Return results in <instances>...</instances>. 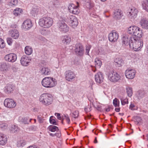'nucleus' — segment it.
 Returning <instances> with one entry per match:
<instances>
[{
  "label": "nucleus",
  "mask_w": 148,
  "mask_h": 148,
  "mask_svg": "<svg viewBox=\"0 0 148 148\" xmlns=\"http://www.w3.org/2000/svg\"><path fill=\"white\" fill-rule=\"evenodd\" d=\"M53 98L49 94L44 93L42 94L39 97V100L41 103L45 106L51 105L53 102Z\"/></svg>",
  "instance_id": "nucleus-1"
},
{
  "label": "nucleus",
  "mask_w": 148,
  "mask_h": 148,
  "mask_svg": "<svg viewBox=\"0 0 148 148\" xmlns=\"http://www.w3.org/2000/svg\"><path fill=\"white\" fill-rule=\"evenodd\" d=\"M128 33L132 36H134L133 37L136 38L138 39L142 37V32L140 30V28L136 26H132L130 27L128 29Z\"/></svg>",
  "instance_id": "nucleus-2"
},
{
  "label": "nucleus",
  "mask_w": 148,
  "mask_h": 148,
  "mask_svg": "<svg viewBox=\"0 0 148 148\" xmlns=\"http://www.w3.org/2000/svg\"><path fill=\"white\" fill-rule=\"evenodd\" d=\"M140 38L138 39L136 38L132 37V38L131 42L130 44V48H133L134 50L137 51L140 50L143 45V42Z\"/></svg>",
  "instance_id": "nucleus-3"
},
{
  "label": "nucleus",
  "mask_w": 148,
  "mask_h": 148,
  "mask_svg": "<svg viewBox=\"0 0 148 148\" xmlns=\"http://www.w3.org/2000/svg\"><path fill=\"white\" fill-rule=\"evenodd\" d=\"M53 23L52 19L49 17H43L40 19L39 24L40 25L45 28L51 27Z\"/></svg>",
  "instance_id": "nucleus-4"
},
{
  "label": "nucleus",
  "mask_w": 148,
  "mask_h": 148,
  "mask_svg": "<svg viewBox=\"0 0 148 148\" xmlns=\"http://www.w3.org/2000/svg\"><path fill=\"white\" fill-rule=\"evenodd\" d=\"M42 85L46 88H51L57 84L53 78L51 77L44 78L42 81Z\"/></svg>",
  "instance_id": "nucleus-5"
},
{
  "label": "nucleus",
  "mask_w": 148,
  "mask_h": 148,
  "mask_svg": "<svg viewBox=\"0 0 148 148\" xmlns=\"http://www.w3.org/2000/svg\"><path fill=\"white\" fill-rule=\"evenodd\" d=\"M58 29L61 32L66 33L69 31V27L63 21H59L57 23Z\"/></svg>",
  "instance_id": "nucleus-6"
},
{
  "label": "nucleus",
  "mask_w": 148,
  "mask_h": 148,
  "mask_svg": "<svg viewBox=\"0 0 148 148\" xmlns=\"http://www.w3.org/2000/svg\"><path fill=\"white\" fill-rule=\"evenodd\" d=\"M77 5H75L73 4H70L68 7V10L71 13L75 14H77L80 12V10L79 8V6L78 2H77Z\"/></svg>",
  "instance_id": "nucleus-7"
},
{
  "label": "nucleus",
  "mask_w": 148,
  "mask_h": 148,
  "mask_svg": "<svg viewBox=\"0 0 148 148\" xmlns=\"http://www.w3.org/2000/svg\"><path fill=\"white\" fill-rule=\"evenodd\" d=\"M4 106L9 108H13L15 107L16 103L14 100L12 99L6 98L4 102Z\"/></svg>",
  "instance_id": "nucleus-8"
},
{
  "label": "nucleus",
  "mask_w": 148,
  "mask_h": 148,
  "mask_svg": "<svg viewBox=\"0 0 148 148\" xmlns=\"http://www.w3.org/2000/svg\"><path fill=\"white\" fill-rule=\"evenodd\" d=\"M108 77L110 80L113 82H116L120 78V77L119 74L116 72L112 71L109 73Z\"/></svg>",
  "instance_id": "nucleus-9"
},
{
  "label": "nucleus",
  "mask_w": 148,
  "mask_h": 148,
  "mask_svg": "<svg viewBox=\"0 0 148 148\" xmlns=\"http://www.w3.org/2000/svg\"><path fill=\"white\" fill-rule=\"evenodd\" d=\"M74 51L76 54L78 56H82L84 54V49L80 44L76 45Z\"/></svg>",
  "instance_id": "nucleus-10"
},
{
  "label": "nucleus",
  "mask_w": 148,
  "mask_h": 148,
  "mask_svg": "<svg viewBox=\"0 0 148 148\" xmlns=\"http://www.w3.org/2000/svg\"><path fill=\"white\" fill-rule=\"evenodd\" d=\"M119 38V34L117 32L113 30L108 35L109 40L112 42L116 41Z\"/></svg>",
  "instance_id": "nucleus-11"
},
{
  "label": "nucleus",
  "mask_w": 148,
  "mask_h": 148,
  "mask_svg": "<svg viewBox=\"0 0 148 148\" xmlns=\"http://www.w3.org/2000/svg\"><path fill=\"white\" fill-rule=\"evenodd\" d=\"M68 21L70 26L73 28L76 27L78 24L77 19L74 16H70Z\"/></svg>",
  "instance_id": "nucleus-12"
},
{
  "label": "nucleus",
  "mask_w": 148,
  "mask_h": 148,
  "mask_svg": "<svg viewBox=\"0 0 148 148\" xmlns=\"http://www.w3.org/2000/svg\"><path fill=\"white\" fill-rule=\"evenodd\" d=\"M4 59L6 61L9 62H13L16 60L17 56L14 53H10L5 55L4 57Z\"/></svg>",
  "instance_id": "nucleus-13"
},
{
  "label": "nucleus",
  "mask_w": 148,
  "mask_h": 148,
  "mask_svg": "<svg viewBox=\"0 0 148 148\" xmlns=\"http://www.w3.org/2000/svg\"><path fill=\"white\" fill-rule=\"evenodd\" d=\"M138 12V10L134 8L131 9L130 11L128 12V15L131 20H133L137 16Z\"/></svg>",
  "instance_id": "nucleus-14"
},
{
  "label": "nucleus",
  "mask_w": 148,
  "mask_h": 148,
  "mask_svg": "<svg viewBox=\"0 0 148 148\" xmlns=\"http://www.w3.org/2000/svg\"><path fill=\"white\" fill-rule=\"evenodd\" d=\"M136 73L134 70L127 69L126 70L125 74L127 78L132 79L135 77Z\"/></svg>",
  "instance_id": "nucleus-15"
},
{
  "label": "nucleus",
  "mask_w": 148,
  "mask_h": 148,
  "mask_svg": "<svg viewBox=\"0 0 148 148\" xmlns=\"http://www.w3.org/2000/svg\"><path fill=\"white\" fill-rule=\"evenodd\" d=\"M32 26V25L31 20L27 19L23 23L22 28L25 30H27L30 29Z\"/></svg>",
  "instance_id": "nucleus-16"
},
{
  "label": "nucleus",
  "mask_w": 148,
  "mask_h": 148,
  "mask_svg": "<svg viewBox=\"0 0 148 148\" xmlns=\"http://www.w3.org/2000/svg\"><path fill=\"white\" fill-rule=\"evenodd\" d=\"M66 79L69 81H71L75 77L74 73L70 70L66 71L65 73Z\"/></svg>",
  "instance_id": "nucleus-17"
},
{
  "label": "nucleus",
  "mask_w": 148,
  "mask_h": 148,
  "mask_svg": "<svg viewBox=\"0 0 148 148\" xmlns=\"http://www.w3.org/2000/svg\"><path fill=\"white\" fill-rule=\"evenodd\" d=\"M21 63L22 65L27 66L29 63L30 60L27 56L24 55L22 56L21 60Z\"/></svg>",
  "instance_id": "nucleus-18"
},
{
  "label": "nucleus",
  "mask_w": 148,
  "mask_h": 148,
  "mask_svg": "<svg viewBox=\"0 0 148 148\" xmlns=\"http://www.w3.org/2000/svg\"><path fill=\"white\" fill-rule=\"evenodd\" d=\"M132 38V37L127 36L123 37L122 39L123 45H124L125 46L129 45L130 47V44L131 43Z\"/></svg>",
  "instance_id": "nucleus-19"
},
{
  "label": "nucleus",
  "mask_w": 148,
  "mask_h": 148,
  "mask_svg": "<svg viewBox=\"0 0 148 148\" xmlns=\"http://www.w3.org/2000/svg\"><path fill=\"white\" fill-rule=\"evenodd\" d=\"M95 79L97 83H102L104 79L102 73L100 72H98L95 75Z\"/></svg>",
  "instance_id": "nucleus-20"
},
{
  "label": "nucleus",
  "mask_w": 148,
  "mask_h": 148,
  "mask_svg": "<svg viewBox=\"0 0 148 148\" xmlns=\"http://www.w3.org/2000/svg\"><path fill=\"white\" fill-rule=\"evenodd\" d=\"M139 23L143 29H148V20L146 18H141Z\"/></svg>",
  "instance_id": "nucleus-21"
},
{
  "label": "nucleus",
  "mask_w": 148,
  "mask_h": 148,
  "mask_svg": "<svg viewBox=\"0 0 148 148\" xmlns=\"http://www.w3.org/2000/svg\"><path fill=\"white\" fill-rule=\"evenodd\" d=\"M7 141L6 136L2 133H0V145H4L7 143Z\"/></svg>",
  "instance_id": "nucleus-22"
},
{
  "label": "nucleus",
  "mask_w": 148,
  "mask_h": 148,
  "mask_svg": "<svg viewBox=\"0 0 148 148\" xmlns=\"http://www.w3.org/2000/svg\"><path fill=\"white\" fill-rule=\"evenodd\" d=\"M122 16V14L121 10L116 9L114 11L113 17L116 20H119L121 18Z\"/></svg>",
  "instance_id": "nucleus-23"
},
{
  "label": "nucleus",
  "mask_w": 148,
  "mask_h": 148,
  "mask_svg": "<svg viewBox=\"0 0 148 148\" xmlns=\"http://www.w3.org/2000/svg\"><path fill=\"white\" fill-rule=\"evenodd\" d=\"M9 35L13 38L16 39L19 37V33L18 31L16 29L10 30L9 31Z\"/></svg>",
  "instance_id": "nucleus-24"
},
{
  "label": "nucleus",
  "mask_w": 148,
  "mask_h": 148,
  "mask_svg": "<svg viewBox=\"0 0 148 148\" xmlns=\"http://www.w3.org/2000/svg\"><path fill=\"white\" fill-rule=\"evenodd\" d=\"M9 67V66L5 63L3 62L0 63L1 71H7L8 70Z\"/></svg>",
  "instance_id": "nucleus-25"
},
{
  "label": "nucleus",
  "mask_w": 148,
  "mask_h": 148,
  "mask_svg": "<svg viewBox=\"0 0 148 148\" xmlns=\"http://www.w3.org/2000/svg\"><path fill=\"white\" fill-rule=\"evenodd\" d=\"M61 39L62 42L65 44H67L69 43L71 40L70 37L67 35L62 36Z\"/></svg>",
  "instance_id": "nucleus-26"
},
{
  "label": "nucleus",
  "mask_w": 148,
  "mask_h": 148,
  "mask_svg": "<svg viewBox=\"0 0 148 148\" xmlns=\"http://www.w3.org/2000/svg\"><path fill=\"white\" fill-rule=\"evenodd\" d=\"M14 88L13 85L10 84H8L5 87V92L8 93H10L13 90Z\"/></svg>",
  "instance_id": "nucleus-27"
},
{
  "label": "nucleus",
  "mask_w": 148,
  "mask_h": 148,
  "mask_svg": "<svg viewBox=\"0 0 148 148\" xmlns=\"http://www.w3.org/2000/svg\"><path fill=\"white\" fill-rule=\"evenodd\" d=\"M41 73L42 75H46L50 73V70L48 68L44 67L41 70Z\"/></svg>",
  "instance_id": "nucleus-28"
},
{
  "label": "nucleus",
  "mask_w": 148,
  "mask_h": 148,
  "mask_svg": "<svg viewBox=\"0 0 148 148\" xmlns=\"http://www.w3.org/2000/svg\"><path fill=\"white\" fill-rule=\"evenodd\" d=\"M10 131L11 133L16 134L19 132V130L17 126L15 125H12L11 127Z\"/></svg>",
  "instance_id": "nucleus-29"
},
{
  "label": "nucleus",
  "mask_w": 148,
  "mask_h": 148,
  "mask_svg": "<svg viewBox=\"0 0 148 148\" xmlns=\"http://www.w3.org/2000/svg\"><path fill=\"white\" fill-rule=\"evenodd\" d=\"M114 62L115 65H117L119 67L121 66L123 63L122 59L120 58H116L114 60Z\"/></svg>",
  "instance_id": "nucleus-30"
},
{
  "label": "nucleus",
  "mask_w": 148,
  "mask_h": 148,
  "mask_svg": "<svg viewBox=\"0 0 148 148\" xmlns=\"http://www.w3.org/2000/svg\"><path fill=\"white\" fill-rule=\"evenodd\" d=\"M126 90L127 96L130 97H131L133 94L132 88L131 87L127 86L126 88Z\"/></svg>",
  "instance_id": "nucleus-31"
},
{
  "label": "nucleus",
  "mask_w": 148,
  "mask_h": 148,
  "mask_svg": "<svg viewBox=\"0 0 148 148\" xmlns=\"http://www.w3.org/2000/svg\"><path fill=\"white\" fill-rule=\"evenodd\" d=\"M47 129L49 131L52 132H54L56 131H57L59 130V129L57 127L52 125L49 126Z\"/></svg>",
  "instance_id": "nucleus-32"
},
{
  "label": "nucleus",
  "mask_w": 148,
  "mask_h": 148,
  "mask_svg": "<svg viewBox=\"0 0 148 148\" xmlns=\"http://www.w3.org/2000/svg\"><path fill=\"white\" fill-rule=\"evenodd\" d=\"M25 53L28 55H30L32 53L33 51L32 48L28 46L25 47Z\"/></svg>",
  "instance_id": "nucleus-33"
},
{
  "label": "nucleus",
  "mask_w": 148,
  "mask_h": 148,
  "mask_svg": "<svg viewBox=\"0 0 148 148\" xmlns=\"http://www.w3.org/2000/svg\"><path fill=\"white\" fill-rule=\"evenodd\" d=\"M145 95V92L144 90H138L137 93V95L138 99H140L143 97Z\"/></svg>",
  "instance_id": "nucleus-34"
},
{
  "label": "nucleus",
  "mask_w": 148,
  "mask_h": 148,
  "mask_svg": "<svg viewBox=\"0 0 148 148\" xmlns=\"http://www.w3.org/2000/svg\"><path fill=\"white\" fill-rule=\"evenodd\" d=\"M95 67L100 68L102 64V62L100 60L97 58L95 59Z\"/></svg>",
  "instance_id": "nucleus-35"
},
{
  "label": "nucleus",
  "mask_w": 148,
  "mask_h": 148,
  "mask_svg": "<svg viewBox=\"0 0 148 148\" xmlns=\"http://www.w3.org/2000/svg\"><path fill=\"white\" fill-rule=\"evenodd\" d=\"M22 12V11L21 9L17 8L14 10L13 14L15 16H17L19 15Z\"/></svg>",
  "instance_id": "nucleus-36"
},
{
  "label": "nucleus",
  "mask_w": 148,
  "mask_h": 148,
  "mask_svg": "<svg viewBox=\"0 0 148 148\" xmlns=\"http://www.w3.org/2000/svg\"><path fill=\"white\" fill-rule=\"evenodd\" d=\"M26 144V142L23 140H22L18 142L17 146L18 147H23Z\"/></svg>",
  "instance_id": "nucleus-37"
},
{
  "label": "nucleus",
  "mask_w": 148,
  "mask_h": 148,
  "mask_svg": "<svg viewBox=\"0 0 148 148\" xmlns=\"http://www.w3.org/2000/svg\"><path fill=\"white\" fill-rule=\"evenodd\" d=\"M32 119H30L29 121H28V119L27 117H23L21 118L20 120L24 124H28L29 122H30Z\"/></svg>",
  "instance_id": "nucleus-38"
},
{
  "label": "nucleus",
  "mask_w": 148,
  "mask_h": 148,
  "mask_svg": "<svg viewBox=\"0 0 148 148\" xmlns=\"http://www.w3.org/2000/svg\"><path fill=\"white\" fill-rule=\"evenodd\" d=\"M55 118H56L54 117L53 116H51L50 117L49 121L51 124L54 125H57V123H56V121L55 119Z\"/></svg>",
  "instance_id": "nucleus-39"
},
{
  "label": "nucleus",
  "mask_w": 148,
  "mask_h": 148,
  "mask_svg": "<svg viewBox=\"0 0 148 148\" xmlns=\"http://www.w3.org/2000/svg\"><path fill=\"white\" fill-rule=\"evenodd\" d=\"M39 10L40 9L38 7L34 8H33L32 11H31V13H33V14H34V16H35V14H37Z\"/></svg>",
  "instance_id": "nucleus-40"
},
{
  "label": "nucleus",
  "mask_w": 148,
  "mask_h": 148,
  "mask_svg": "<svg viewBox=\"0 0 148 148\" xmlns=\"http://www.w3.org/2000/svg\"><path fill=\"white\" fill-rule=\"evenodd\" d=\"M7 125L5 123H2L0 124V127L2 130H4L7 128Z\"/></svg>",
  "instance_id": "nucleus-41"
},
{
  "label": "nucleus",
  "mask_w": 148,
  "mask_h": 148,
  "mask_svg": "<svg viewBox=\"0 0 148 148\" xmlns=\"http://www.w3.org/2000/svg\"><path fill=\"white\" fill-rule=\"evenodd\" d=\"M5 46L4 41L1 38H0V48H3Z\"/></svg>",
  "instance_id": "nucleus-42"
},
{
  "label": "nucleus",
  "mask_w": 148,
  "mask_h": 148,
  "mask_svg": "<svg viewBox=\"0 0 148 148\" xmlns=\"http://www.w3.org/2000/svg\"><path fill=\"white\" fill-rule=\"evenodd\" d=\"M91 48V46L90 45L86 46V52L85 54L86 55H89V53L90 50Z\"/></svg>",
  "instance_id": "nucleus-43"
},
{
  "label": "nucleus",
  "mask_w": 148,
  "mask_h": 148,
  "mask_svg": "<svg viewBox=\"0 0 148 148\" xmlns=\"http://www.w3.org/2000/svg\"><path fill=\"white\" fill-rule=\"evenodd\" d=\"M119 101H118L117 98H115L113 101V104L115 107L117 106H119Z\"/></svg>",
  "instance_id": "nucleus-44"
},
{
  "label": "nucleus",
  "mask_w": 148,
  "mask_h": 148,
  "mask_svg": "<svg viewBox=\"0 0 148 148\" xmlns=\"http://www.w3.org/2000/svg\"><path fill=\"white\" fill-rule=\"evenodd\" d=\"M78 116V112L77 111H75L72 114V116L75 118H77Z\"/></svg>",
  "instance_id": "nucleus-45"
},
{
  "label": "nucleus",
  "mask_w": 148,
  "mask_h": 148,
  "mask_svg": "<svg viewBox=\"0 0 148 148\" xmlns=\"http://www.w3.org/2000/svg\"><path fill=\"white\" fill-rule=\"evenodd\" d=\"M18 3V0H11L10 2V4H11L13 5H16Z\"/></svg>",
  "instance_id": "nucleus-46"
},
{
  "label": "nucleus",
  "mask_w": 148,
  "mask_h": 148,
  "mask_svg": "<svg viewBox=\"0 0 148 148\" xmlns=\"http://www.w3.org/2000/svg\"><path fill=\"white\" fill-rule=\"evenodd\" d=\"M64 117L65 118V119L66 120L67 123L69 124L70 123V120L68 115L67 114H64Z\"/></svg>",
  "instance_id": "nucleus-47"
},
{
  "label": "nucleus",
  "mask_w": 148,
  "mask_h": 148,
  "mask_svg": "<svg viewBox=\"0 0 148 148\" xmlns=\"http://www.w3.org/2000/svg\"><path fill=\"white\" fill-rule=\"evenodd\" d=\"M7 41L9 45H11L12 43L13 40L12 38H8L7 39Z\"/></svg>",
  "instance_id": "nucleus-48"
},
{
  "label": "nucleus",
  "mask_w": 148,
  "mask_h": 148,
  "mask_svg": "<svg viewBox=\"0 0 148 148\" xmlns=\"http://www.w3.org/2000/svg\"><path fill=\"white\" fill-rule=\"evenodd\" d=\"M121 102L123 105H124L126 104H127L128 103V99H125L123 100H121Z\"/></svg>",
  "instance_id": "nucleus-49"
},
{
  "label": "nucleus",
  "mask_w": 148,
  "mask_h": 148,
  "mask_svg": "<svg viewBox=\"0 0 148 148\" xmlns=\"http://www.w3.org/2000/svg\"><path fill=\"white\" fill-rule=\"evenodd\" d=\"M56 116H57L58 119L60 120L62 119V117L60 116V114L59 113H56L55 114Z\"/></svg>",
  "instance_id": "nucleus-50"
},
{
  "label": "nucleus",
  "mask_w": 148,
  "mask_h": 148,
  "mask_svg": "<svg viewBox=\"0 0 148 148\" xmlns=\"http://www.w3.org/2000/svg\"><path fill=\"white\" fill-rule=\"evenodd\" d=\"M142 6L143 7V8L147 12H148V5H147L145 3H142Z\"/></svg>",
  "instance_id": "nucleus-51"
},
{
  "label": "nucleus",
  "mask_w": 148,
  "mask_h": 148,
  "mask_svg": "<svg viewBox=\"0 0 148 148\" xmlns=\"http://www.w3.org/2000/svg\"><path fill=\"white\" fill-rule=\"evenodd\" d=\"M59 4V2L58 1L54 0L53 5L55 6V7H56L57 5H58Z\"/></svg>",
  "instance_id": "nucleus-52"
},
{
  "label": "nucleus",
  "mask_w": 148,
  "mask_h": 148,
  "mask_svg": "<svg viewBox=\"0 0 148 148\" xmlns=\"http://www.w3.org/2000/svg\"><path fill=\"white\" fill-rule=\"evenodd\" d=\"M135 107L134 105L132 104H131L129 108L131 109V110H133V108Z\"/></svg>",
  "instance_id": "nucleus-53"
},
{
  "label": "nucleus",
  "mask_w": 148,
  "mask_h": 148,
  "mask_svg": "<svg viewBox=\"0 0 148 148\" xmlns=\"http://www.w3.org/2000/svg\"><path fill=\"white\" fill-rule=\"evenodd\" d=\"M17 27V25L15 24H12L11 26V27L12 28H16Z\"/></svg>",
  "instance_id": "nucleus-54"
},
{
  "label": "nucleus",
  "mask_w": 148,
  "mask_h": 148,
  "mask_svg": "<svg viewBox=\"0 0 148 148\" xmlns=\"http://www.w3.org/2000/svg\"><path fill=\"white\" fill-rule=\"evenodd\" d=\"M31 129L32 130H36L37 129V127H36L35 126H33L31 127Z\"/></svg>",
  "instance_id": "nucleus-55"
},
{
  "label": "nucleus",
  "mask_w": 148,
  "mask_h": 148,
  "mask_svg": "<svg viewBox=\"0 0 148 148\" xmlns=\"http://www.w3.org/2000/svg\"><path fill=\"white\" fill-rule=\"evenodd\" d=\"M49 135L51 136H53V137L54 136H57L56 133H55V134H52V133H51L49 134Z\"/></svg>",
  "instance_id": "nucleus-56"
},
{
  "label": "nucleus",
  "mask_w": 148,
  "mask_h": 148,
  "mask_svg": "<svg viewBox=\"0 0 148 148\" xmlns=\"http://www.w3.org/2000/svg\"><path fill=\"white\" fill-rule=\"evenodd\" d=\"M120 109L119 108H116L115 109V110L117 112H119L120 111Z\"/></svg>",
  "instance_id": "nucleus-57"
},
{
  "label": "nucleus",
  "mask_w": 148,
  "mask_h": 148,
  "mask_svg": "<svg viewBox=\"0 0 148 148\" xmlns=\"http://www.w3.org/2000/svg\"><path fill=\"white\" fill-rule=\"evenodd\" d=\"M95 66V67H93L92 69V71L94 72H96V69Z\"/></svg>",
  "instance_id": "nucleus-58"
},
{
  "label": "nucleus",
  "mask_w": 148,
  "mask_h": 148,
  "mask_svg": "<svg viewBox=\"0 0 148 148\" xmlns=\"http://www.w3.org/2000/svg\"><path fill=\"white\" fill-rule=\"evenodd\" d=\"M38 121L40 123H42V120L40 119L39 118V116H38Z\"/></svg>",
  "instance_id": "nucleus-59"
},
{
  "label": "nucleus",
  "mask_w": 148,
  "mask_h": 148,
  "mask_svg": "<svg viewBox=\"0 0 148 148\" xmlns=\"http://www.w3.org/2000/svg\"><path fill=\"white\" fill-rule=\"evenodd\" d=\"M84 110L85 111V112H88V111H89L88 110V108L86 107H85L84 108Z\"/></svg>",
  "instance_id": "nucleus-60"
},
{
  "label": "nucleus",
  "mask_w": 148,
  "mask_h": 148,
  "mask_svg": "<svg viewBox=\"0 0 148 148\" xmlns=\"http://www.w3.org/2000/svg\"><path fill=\"white\" fill-rule=\"evenodd\" d=\"M94 143H97V138L95 137V139L94 141Z\"/></svg>",
  "instance_id": "nucleus-61"
},
{
  "label": "nucleus",
  "mask_w": 148,
  "mask_h": 148,
  "mask_svg": "<svg viewBox=\"0 0 148 148\" xmlns=\"http://www.w3.org/2000/svg\"><path fill=\"white\" fill-rule=\"evenodd\" d=\"M57 136H57L59 137H60L61 136V134L59 133H56Z\"/></svg>",
  "instance_id": "nucleus-62"
},
{
  "label": "nucleus",
  "mask_w": 148,
  "mask_h": 148,
  "mask_svg": "<svg viewBox=\"0 0 148 148\" xmlns=\"http://www.w3.org/2000/svg\"><path fill=\"white\" fill-rule=\"evenodd\" d=\"M106 111L107 112H108L110 110V108L109 107H108L106 109Z\"/></svg>",
  "instance_id": "nucleus-63"
},
{
  "label": "nucleus",
  "mask_w": 148,
  "mask_h": 148,
  "mask_svg": "<svg viewBox=\"0 0 148 148\" xmlns=\"http://www.w3.org/2000/svg\"><path fill=\"white\" fill-rule=\"evenodd\" d=\"M62 120L63 121L64 119H65V118L64 117V114L62 116Z\"/></svg>",
  "instance_id": "nucleus-64"
}]
</instances>
